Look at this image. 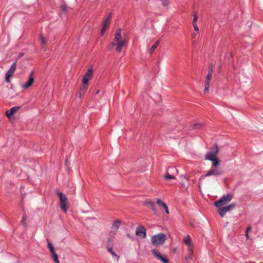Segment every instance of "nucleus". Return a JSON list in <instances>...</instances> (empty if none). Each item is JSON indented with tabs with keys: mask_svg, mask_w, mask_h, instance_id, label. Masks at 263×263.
I'll return each instance as SVG.
<instances>
[{
	"mask_svg": "<svg viewBox=\"0 0 263 263\" xmlns=\"http://www.w3.org/2000/svg\"><path fill=\"white\" fill-rule=\"evenodd\" d=\"M127 44V41L125 39H122L121 37V29L118 28L115 33L114 41L109 45L108 48L111 49L114 46H116V50L117 52H121L122 47L126 46Z\"/></svg>",
	"mask_w": 263,
	"mask_h": 263,
	"instance_id": "1",
	"label": "nucleus"
},
{
	"mask_svg": "<svg viewBox=\"0 0 263 263\" xmlns=\"http://www.w3.org/2000/svg\"><path fill=\"white\" fill-rule=\"evenodd\" d=\"M232 193H228L222 196L219 199L214 202V205L217 208H220L228 203L233 198Z\"/></svg>",
	"mask_w": 263,
	"mask_h": 263,
	"instance_id": "2",
	"label": "nucleus"
},
{
	"mask_svg": "<svg viewBox=\"0 0 263 263\" xmlns=\"http://www.w3.org/2000/svg\"><path fill=\"white\" fill-rule=\"evenodd\" d=\"M166 240V235L163 233H160L152 236V243L153 246H159L164 243Z\"/></svg>",
	"mask_w": 263,
	"mask_h": 263,
	"instance_id": "3",
	"label": "nucleus"
},
{
	"mask_svg": "<svg viewBox=\"0 0 263 263\" xmlns=\"http://www.w3.org/2000/svg\"><path fill=\"white\" fill-rule=\"evenodd\" d=\"M219 151L218 146L217 143H215L212 147L211 150L208 152L205 156V159L208 160H214L217 157Z\"/></svg>",
	"mask_w": 263,
	"mask_h": 263,
	"instance_id": "4",
	"label": "nucleus"
},
{
	"mask_svg": "<svg viewBox=\"0 0 263 263\" xmlns=\"http://www.w3.org/2000/svg\"><path fill=\"white\" fill-rule=\"evenodd\" d=\"M60 200V206L63 211L66 213L68 209V201L66 196L62 192H57Z\"/></svg>",
	"mask_w": 263,
	"mask_h": 263,
	"instance_id": "5",
	"label": "nucleus"
},
{
	"mask_svg": "<svg viewBox=\"0 0 263 263\" xmlns=\"http://www.w3.org/2000/svg\"><path fill=\"white\" fill-rule=\"evenodd\" d=\"M178 174V170L176 167H170L165 173L164 178L165 180L175 179Z\"/></svg>",
	"mask_w": 263,
	"mask_h": 263,
	"instance_id": "6",
	"label": "nucleus"
},
{
	"mask_svg": "<svg viewBox=\"0 0 263 263\" xmlns=\"http://www.w3.org/2000/svg\"><path fill=\"white\" fill-rule=\"evenodd\" d=\"M16 65L17 60H15L6 72L5 76V81L7 83H9L10 82V78L13 76V73H14L16 70Z\"/></svg>",
	"mask_w": 263,
	"mask_h": 263,
	"instance_id": "7",
	"label": "nucleus"
},
{
	"mask_svg": "<svg viewBox=\"0 0 263 263\" xmlns=\"http://www.w3.org/2000/svg\"><path fill=\"white\" fill-rule=\"evenodd\" d=\"M235 206H236V203H232L229 204L228 205L224 206V207L221 208V206L220 208H218V212L219 214L220 215V216L221 217H223L226 213L232 210L233 209H234Z\"/></svg>",
	"mask_w": 263,
	"mask_h": 263,
	"instance_id": "8",
	"label": "nucleus"
},
{
	"mask_svg": "<svg viewBox=\"0 0 263 263\" xmlns=\"http://www.w3.org/2000/svg\"><path fill=\"white\" fill-rule=\"evenodd\" d=\"M222 171H219L217 168H211L210 170L205 175H202L200 177V178L199 179V184H200V181L204 179L205 177H209L211 176H218L222 174Z\"/></svg>",
	"mask_w": 263,
	"mask_h": 263,
	"instance_id": "9",
	"label": "nucleus"
},
{
	"mask_svg": "<svg viewBox=\"0 0 263 263\" xmlns=\"http://www.w3.org/2000/svg\"><path fill=\"white\" fill-rule=\"evenodd\" d=\"M93 74V69L92 68H89L86 73L83 77L82 84H88L89 81L92 78Z\"/></svg>",
	"mask_w": 263,
	"mask_h": 263,
	"instance_id": "10",
	"label": "nucleus"
},
{
	"mask_svg": "<svg viewBox=\"0 0 263 263\" xmlns=\"http://www.w3.org/2000/svg\"><path fill=\"white\" fill-rule=\"evenodd\" d=\"M152 252L154 256L158 260H160L162 263H168V259L166 257L162 256L159 251L154 249Z\"/></svg>",
	"mask_w": 263,
	"mask_h": 263,
	"instance_id": "11",
	"label": "nucleus"
},
{
	"mask_svg": "<svg viewBox=\"0 0 263 263\" xmlns=\"http://www.w3.org/2000/svg\"><path fill=\"white\" fill-rule=\"evenodd\" d=\"M136 235L143 238L146 236V229L143 226L138 227L136 230Z\"/></svg>",
	"mask_w": 263,
	"mask_h": 263,
	"instance_id": "12",
	"label": "nucleus"
},
{
	"mask_svg": "<svg viewBox=\"0 0 263 263\" xmlns=\"http://www.w3.org/2000/svg\"><path fill=\"white\" fill-rule=\"evenodd\" d=\"M34 82L33 72L31 71L29 74V79L27 82L22 85V88L27 89L30 87Z\"/></svg>",
	"mask_w": 263,
	"mask_h": 263,
	"instance_id": "13",
	"label": "nucleus"
},
{
	"mask_svg": "<svg viewBox=\"0 0 263 263\" xmlns=\"http://www.w3.org/2000/svg\"><path fill=\"white\" fill-rule=\"evenodd\" d=\"M183 241L188 247L187 251H192V249H194V246L191 237L189 235H187L184 238Z\"/></svg>",
	"mask_w": 263,
	"mask_h": 263,
	"instance_id": "14",
	"label": "nucleus"
},
{
	"mask_svg": "<svg viewBox=\"0 0 263 263\" xmlns=\"http://www.w3.org/2000/svg\"><path fill=\"white\" fill-rule=\"evenodd\" d=\"M121 223V222L119 220H115L112 224L110 233H112L114 234H116L119 228Z\"/></svg>",
	"mask_w": 263,
	"mask_h": 263,
	"instance_id": "15",
	"label": "nucleus"
},
{
	"mask_svg": "<svg viewBox=\"0 0 263 263\" xmlns=\"http://www.w3.org/2000/svg\"><path fill=\"white\" fill-rule=\"evenodd\" d=\"M20 109V107L19 106H15L13 107L10 109L8 110L6 112V115L8 117H10L11 116H12L14 113H15L16 111H17Z\"/></svg>",
	"mask_w": 263,
	"mask_h": 263,
	"instance_id": "16",
	"label": "nucleus"
},
{
	"mask_svg": "<svg viewBox=\"0 0 263 263\" xmlns=\"http://www.w3.org/2000/svg\"><path fill=\"white\" fill-rule=\"evenodd\" d=\"M144 205L147 206H149L151 209L153 211L154 214H157V212L156 206L153 202L151 201H147L144 202Z\"/></svg>",
	"mask_w": 263,
	"mask_h": 263,
	"instance_id": "17",
	"label": "nucleus"
},
{
	"mask_svg": "<svg viewBox=\"0 0 263 263\" xmlns=\"http://www.w3.org/2000/svg\"><path fill=\"white\" fill-rule=\"evenodd\" d=\"M188 251V254L185 257V260L187 263H189L191 260L193 259V251L194 249H192V251Z\"/></svg>",
	"mask_w": 263,
	"mask_h": 263,
	"instance_id": "18",
	"label": "nucleus"
},
{
	"mask_svg": "<svg viewBox=\"0 0 263 263\" xmlns=\"http://www.w3.org/2000/svg\"><path fill=\"white\" fill-rule=\"evenodd\" d=\"M159 44V41H157L155 43V44L151 47V48L149 50V53L150 54H152L154 50L157 48L158 44Z\"/></svg>",
	"mask_w": 263,
	"mask_h": 263,
	"instance_id": "19",
	"label": "nucleus"
},
{
	"mask_svg": "<svg viewBox=\"0 0 263 263\" xmlns=\"http://www.w3.org/2000/svg\"><path fill=\"white\" fill-rule=\"evenodd\" d=\"M112 247H109V246H107V251L113 256H115L117 258V259H118L119 258V256L118 255H117L116 253L113 251L112 250Z\"/></svg>",
	"mask_w": 263,
	"mask_h": 263,
	"instance_id": "20",
	"label": "nucleus"
},
{
	"mask_svg": "<svg viewBox=\"0 0 263 263\" xmlns=\"http://www.w3.org/2000/svg\"><path fill=\"white\" fill-rule=\"evenodd\" d=\"M47 244H48V248L49 249V251L50 253H54L55 251V249L54 248L52 244V242L49 240H47Z\"/></svg>",
	"mask_w": 263,
	"mask_h": 263,
	"instance_id": "21",
	"label": "nucleus"
},
{
	"mask_svg": "<svg viewBox=\"0 0 263 263\" xmlns=\"http://www.w3.org/2000/svg\"><path fill=\"white\" fill-rule=\"evenodd\" d=\"M87 88V84H83L80 88V95H83L84 94L85 90Z\"/></svg>",
	"mask_w": 263,
	"mask_h": 263,
	"instance_id": "22",
	"label": "nucleus"
},
{
	"mask_svg": "<svg viewBox=\"0 0 263 263\" xmlns=\"http://www.w3.org/2000/svg\"><path fill=\"white\" fill-rule=\"evenodd\" d=\"M51 254H52V257L55 263H59L60 261L58 259V256L57 254L55 253V252L54 251V253H51Z\"/></svg>",
	"mask_w": 263,
	"mask_h": 263,
	"instance_id": "23",
	"label": "nucleus"
},
{
	"mask_svg": "<svg viewBox=\"0 0 263 263\" xmlns=\"http://www.w3.org/2000/svg\"><path fill=\"white\" fill-rule=\"evenodd\" d=\"M198 20V14L197 12H194L193 14V20L192 21L193 25L196 24Z\"/></svg>",
	"mask_w": 263,
	"mask_h": 263,
	"instance_id": "24",
	"label": "nucleus"
},
{
	"mask_svg": "<svg viewBox=\"0 0 263 263\" xmlns=\"http://www.w3.org/2000/svg\"><path fill=\"white\" fill-rule=\"evenodd\" d=\"M40 40H41V42L42 47V48H44L45 47L46 45L47 42H46V40L43 37V36L42 35H41Z\"/></svg>",
	"mask_w": 263,
	"mask_h": 263,
	"instance_id": "25",
	"label": "nucleus"
},
{
	"mask_svg": "<svg viewBox=\"0 0 263 263\" xmlns=\"http://www.w3.org/2000/svg\"><path fill=\"white\" fill-rule=\"evenodd\" d=\"M157 203L162 206L163 208L166 206L167 205L166 204V203L165 202H164L161 199H157Z\"/></svg>",
	"mask_w": 263,
	"mask_h": 263,
	"instance_id": "26",
	"label": "nucleus"
},
{
	"mask_svg": "<svg viewBox=\"0 0 263 263\" xmlns=\"http://www.w3.org/2000/svg\"><path fill=\"white\" fill-rule=\"evenodd\" d=\"M212 161H213V164H212V166H213V167L217 166L219 163V160L217 157L215 158L214 160H212Z\"/></svg>",
	"mask_w": 263,
	"mask_h": 263,
	"instance_id": "27",
	"label": "nucleus"
},
{
	"mask_svg": "<svg viewBox=\"0 0 263 263\" xmlns=\"http://www.w3.org/2000/svg\"><path fill=\"white\" fill-rule=\"evenodd\" d=\"M212 73H208L206 77L205 83L210 84V81L211 80Z\"/></svg>",
	"mask_w": 263,
	"mask_h": 263,
	"instance_id": "28",
	"label": "nucleus"
},
{
	"mask_svg": "<svg viewBox=\"0 0 263 263\" xmlns=\"http://www.w3.org/2000/svg\"><path fill=\"white\" fill-rule=\"evenodd\" d=\"M114 243V238H109L107 240V246L109 247H113Z\"/></svg>",
	"mask_w": 263,
	"mask_h": 263,
	"instance_id": "29",
	"label": "nucleus"
},
{
	"mask_svg": "<svg viewBox=\"0 0 263 263\" xmlns=\"http://www.w3.org/2000/svg\"><path fill=\"white\" fill-rule=\"evenodd\" d=\"M209 87H210V84L205 83V88H204V93H209Z\"/></svg>",
	"mask_w": 263,
	"mask_h": 263,
	"instance_id": "30",
	"label": "nucleus"
},
{
	"mask_svg": "<svg viewBox=\"0 0 263 263\" xmlns=\"http://www.w3.org/2000/svg\"><path fill=\"white\" fill-rule=\"evenodd\" d=\"M26 216L25 215V214H23V215L22 216V223L25 227H26Z\"/></svg>",
	"mask_w": 263,
	"mask_h": 263,
	"instance_id": "31",
	"label": "nucleus"
},
{
	"mask_svg": "<svg viewBox=\"0 0 263 263\" xmlns=\"http://www.w3.org/2000/svg\"><path fill=\"white\" fill-rule=\"evenodd\" d=\"M214 69V65L212 64H210L209 66V71L208 73H212Z\"/></svg>",
	"mask_w": 263,
	"mask_h": 263,
	"instance_id": "32",
	"label": "nucleus"
},
{
	"mask_svg": "<svg viewBox=\"0 0 263 263\" xmlns=\"http://www.w3.org/2000/svg\"><path fill=\"white\" fill-rule=\"evenodd\" d=\"M162 5L164 7H167L170 4L169 0H162Z\"/></svg>",
	"mask_w": 263,
	"mask_h": 263,
	"instance_id": "33",
	"label": "nucleus"
},
{
	"mask_svg": "<svg viewBox=\"0 0 263 263\" xmlns=\"http://www.w3.org/2000/svg\"><path fill=\"white\" fill-rule=\"evenodd\" d=\"M203 126V124L201 123H196L194 125L195 128H200Z\"/></svg>",
	"mask_w": 263,
	"mask_h": 263,
	"instance_id": "34",
	"label": "nucleus"
},
{
	"mask_svg": "<svg viewBox=\"0 0 263 263\" xmlns=\"http://www.w3.org/2000/svg\"><path fill=\"white\" fill-rule=\"evenodd\" d=\"M110 22H107V20H105L104 22H103V27H107L108 26V25H109Z\"/></svg>",
	"mask_w": 263,
	"mask_h": 263,
	"instance_id": "35",
	"label": "nucleus"
},
{
	"mask_svg": "<svg viewBox=\"0 0 263 263\" xmlns=\"http://www.w3.org/2000/svg\"><path fill=\"white\" fill-rule=\"evenodd\" d=\"M106 28H107L105 27H105H103V26L102 27V28L101 31V34L102 36H103L104 35V32H105V31L106 30Z\"/></svg>",
	"mask_w": 263,
	"mask_h": 263,
	"instance_id": "36",
	"label": "nucleus"
},
{
	"mask_svg": "<svg viewBox=\"0 0 263 263\" xmlns=\"http://www.w3.org/2000/svg\"><path fill=\"white\" fill-rule=\"evenodd\" d=\"M111 18V14H109L106 18V20H107V22H110Z\"/></svg>",
	"mask_w": 263,
	"mask_h": 263,
	"instance_id": "37",
	"label": "nucleus"
},
{
	"mask_svg": "<svg viewBox=\"0 0 263 263\" xmlns=\"http://www.w3.org/2000/svg\"><path fill=\"white\" fill-rule=\"evenodd\" d=\"M193 27L195 31L197 32V33H198L199 31V28L197 26V24L194 25Z\"/></svg>",
	"mask_w": 263,
	"mask_h": 263,
	"instance_id": "38",
	"label": "nucleus"
},
{
	"mask_svg": "<svg viewBox=\"0 0 263 263\" xmlns=\"http://www.w3.org/2000/svg\"><path fill=\"white\" fill-rule=\"evenodd\" d=\"M164 210H165V213L167 214H169V211H168V207L166 205V206H165L164 208Z\"/></svg>",
	"mask_w": 263,
	"mask_h": 263,
	"instance_id": "39",
	"label": "nucleus"
},
{
	"mask_svg": "<svg viewBox=\"0 0 263 263\" xmlns=\"http://www.w3.org/2000/svg\"><path fill=\"white\" fill-rule=\"evenodd\" d=\"M24 55V53H21L19 54V55H18V57L16 59V60H18L19 59H20L21 57H22Z\"/></svg>",
	"mask_w": 263,
	"mask_h": 263,
	"instance_id": "40",
	"label": "nucleus"
},
{
	"mask_svg": "<svg viewBox=\"0 0 263 263\" xmlns=\"http://www.w3.org/2000/svg\"><path fill=\"white\" fill-rule=\"evenodd\" d=\"M251 227L250 226H249L246 230V233H248L249 231H251Z\"/></svg>",
	"mask_w": 263,
	"mask_h": 263,
	"instance_id": "41",
	"label": "nucleus"
},
{
	"mask_svg": "<svg viewBox=\"0 0 263 263\" xmlns=\"http://www.w3.org/2000/svg\"><path fill=\"white\" fill-rule=\"evenodd\" d=\"M197 32L196 33H193L192 35V37L193 39H195L196 37V35H197Z\"/></svg>",
	"mask_w": 263,
	"mask_h": 263,
	"instance_id": "42",
	"label": "nucleus"
},
{
	"mask_svg": "<svg viewBox=\"0 0 263 263\" xmlns=\"http://www.w3.org/2000/svg\"><path fill=\"white\" fill-rule=\"evenodd\" d=\"M246 236L247 238L248 239L249 238L248 233H246Z\"/></svg>",
	"mask_w": 263,
	"mask_h": 263,
	"instance_id": "43",
	"label": "nucleus"
},
{
	"mask_svg": "<svg viewBox=\"0 0 263 263\" xmlns=\"http://www.w3.org/2000/svg\"><path fill=\"white\" fill-rule=\"evenodd\" d=\"M66 10V8L64 7L63 8V10L65 11Z\"/></svg>",
	"mask_w": 263,
	"mask_h": 263,
	"instance_id": "44",
	"label": "nucleus"
},
{
	"mask_svg": "<svg viewBox=\"0 0 263 263\" xmlns=\"http://www.w3.org/2000/svg\"><path fill=\"white\" fill-rule=\"evenodd\" d=\"M99 92V90H97L96 92V94H98Z\"/></svg>",
	"mask_w": 263,
	"mask_h": 263,
	"instance_id": "45",
	"label": "nucleus"
}]
</instances>
